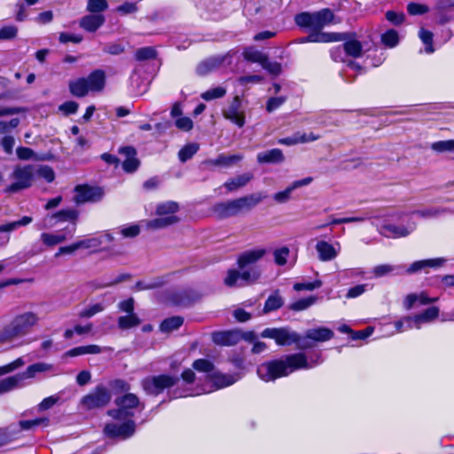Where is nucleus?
Wrapping results in <instances>:
<instances>
[{"instance_id":"1","label":"nucleus","mask_w":454,"mask_h":454,"mask_svg":"<svg viewBox=\"0 0 454 454\" xmlns=\"http://www.w3.org/2000/svg\"><path fill=\"white\" fill-rule=\"evenodd\" d=\"M38 313L31 310L15 314L0 328V347H20L22 340L30 334L40 324Z\"/></svg>"},{"instance_id":"2","label":"nucleus","mask_w":454,"mask_h":454,"mask_svg":"<svg viewBox=\"0 0 454 454\" xmlns=\"http://www.w3.org/2000/svg\"><path fill=\"white\" fill-rule=\"evenodd\" d=\"M312 366L308 363L304 354H293L283 359L272 360L260 364L257 374L265 382L286 377L298 369H309Z\"/></svg>"},{"instance_id":"3","label":"nucleus","mask_w":454,"mask_h":454,"mask_svg":"<svg viewBox=\"0 0 454 454\" xmlns=\"http://www.w3.org/2000/svg\"><path fill=\"white\" fill-rule=\"evenodd\" d=\"M404 216H409L404 211H395L386 215V218L372 222L378 232L387 239H401L411 235L417 228V223L409 217L405 224L398 223Z\"/></svg>"},{"instance_id":"4","label":"nucleus","mask_w":454,"mask_h":454,"mask_svg":"<svg viewBox=\"0 0 454 454\" xmlns=\"http://www.w3.org/2000/svg\"><path fill=\"white\" fill-rule=\"evenodd\" d=\"M179 206L174 201L160 203L156 207L157 218L145 221V226L150 230L163 229L178 223L179 218L175 215Z\"/></svg>"},{"instance_id":"5","label":"nucleus","mask_w":454,"mask_h":454,"mask_svg":"<svg viewBox=\"0 0 454 454\" xmlns=\"http://www.w3.org/2000/svg\"><path fill=\"white\" fill-rule=\"evenodd\" d=\"M35 173L33 165H16L9 176L11 184L5 188V192L16 193L31 187Z\"/></svg>"},{"instance_id":"6","label":"nucleus","mask_w":454,"mask_h":454,"mask_svg":"<svg viewBox=\"0 0 454 454\" xmlns=\"http://www.w3.org/2000/svg\"><path fill=\"white\" fill-rule=\"evenodd\" d=\"M114 403L116 408L109 410L107 414L116 420L131 419L134 416L133 411L136 408L145 409V405L140 403L139 398L131 393H127L115 398Z\"/></svg>"},{"instance_id":"7","label":"nucleus","mask_w":454,"mask_h":454,"mask_svg":"<svg viewBox=\"0 0 454 454\" xmlns=\"http://www.w3.org/2000/svg\"><path fill=\"white\" fill-rule=\"evenodd\" d=\"M177 377L162 374L158 376H149L145 378L142 382L143 389L148 395H157L163 392L166 388H169L176 384Z\"/></svg>"},{"instance_id":"8","label":"nucleus","mask_w":454,"mask_h":454,"mask_svg":"<svg viewBox=\"0 0 454 454\" xmlns=\"http://www.w3.org/2000/svg\"><path fill=\"white\" fill-rule=\"evenodd\" d=\"M112 399L109 389L104 386H98L93 391L82 397L81 403L87 410H93L106 406Z\"/></svg>"},{"instance_id":"9","label":"nucleus","mask_w":454,"mask_h":454,"mask_svg":"<svg viewBox=\"0 0 454 454\" xmlns=\"http://www.w3.org/2000/svg\"><path fill=\"white\" fill-rule=\"evenodd\" d=\"M333 332L326 327L309 329L304 336L299 335L298 348L301 349L310 348L314 341L324 342L333 339Z\"/></svg>"},{"instance_id":"10","label":"nucleus","mask_w":454,"mask_h":454,"mask_svg":"<svg viewBox=\"0 0 454 454\" xmlns=\"http://www.w3.org/2000/svg\"><path fill=\"white\" fill-rule=\"evenodd\" d=\"M78 217H79V212L76 209L67 208V209L59 210L55 214L48 215L45 218V221H47V220H49L50 222L55 221V223L50 224V227L54 226L56 223H64V222L71 223V226L66 227L65 229H63V231H65V232H67L69 234L70 238H73L75 233V231H76V223H77Z\"/></svg>"},{"instance_id":"11","label":"nucleus","mask_w":454,"mask_h":454,"mask_svg":"<svg viewBox=\"0 0 454 454\" xmlns=\"http://www.w3.org/2000/svg\"><path fill=\"white\" fill-rule=\"evenodd\" d=\"M121 424L109 423L104 428V433L111 438H121L122 440L132 436L136 431V423L131 419H126Z\"/></svg>"},{"instance_id":"12","label":"nucleus","mask_w":454,"mask_h":454,"mask_svg":"<svg viewBox=\"0 0 454 454\" xmlns=\"http://www.w3.org/2000/svg\"><path fill=\"white\" fill-rule=\"evenodd\" d=\"M262 338L275 340L278 345H289L296 343L298 345L299 334L290 332L287 328H266L261 333Z\"/></svg>"},{"instance_id":"13","label":"nucleus","mask_w":454,"mask_h":454,"mask_svg":"<svg viewBox=\"0 0 454 454\" xmlns=\"http://www.w3.org/2000/svg\"><path fill=\"white\" fill-rule=\"evenodd\" d=\"M260 277V271L254 268H249L247 270H242V272H239L237 270H229L227 272V276L224 278V284L227 286H234L238 284L239 280H241L245 283H251L257 280Z\"/></svg>"},{"instance_id":"14","label":"nucleus","mask_w":454,"mask_h":454,"mask_svg":"<svg viewBox=\"0 0 454 454\" xmlns=\"http://www.w3.org/2000/svg\"><path fill=\"white\" fill-rule=\"evenodd\" d=\"M103 190L99 187H90L88 185H78L75 187V195L74 200L77 204L86 202H96L102 199Z\"/></svg>"},{"instance_id":"15","label":"nucleus","mask_w":454,"mask_h":454,"mask_svg":"<svg viewBox=\"0 0 454 454\" xmlns=\"http://www.w3.org/2000/svg\"><path fill=\"white\" fill-rule=\"evenodd\" d=\"M211 211L218 219L232 217L241 213L237 199L216 203L212 207Z\"/></svg>"},{"instance_id":"16","label":"nucleus","mask_w":454,"mask_h":454,"mask_svg":"<svg viewBox=\"0 0 454 454\" xmlns=\"http://www.w3.org/2000/svg\"><path fill=\"white\" fill-rule=\"evenodd\" d=\"M225 119L235 123L239 128L245 125V114L241 110V101L239 96H236L231 105L223 112Z\"/></svg>"},{"instance_id":"17","label":"nucleus","mask_w":454,"mask_h":454,"mask_svg":"<svg viewBox=\"0 0 454 454\" xmlns=\"http://www.w3.org/2000/svg\"><path fill=\"white\" fill-rule=\"evenodd\" d=\"M439 316V309L437 307H430L420 314L414 317H406L405 321L409 324L408 328L419 329L422 324L430 323Z\"/></svg>"},{"instance_id":"18","label":"nucleus","mask_w":454,"mask_h":454,"mask_svg":"<svg viewBox=\"0 0 454 454\" xmlns=\"http://www.w3.org/2000/svg\"><path fill=\"white\" fill-rule=\"evenodd\" d=\"M336 246L338 247L337 248L327 241H317L315 248L317 253L319 261L330 262L334 260L338 256L340 250V243H336Z\"/></svg>"},{"instance_id":"19","label":"nucleus","mask_w":454,"mask_h":454,"mask_svg":"<svg viewBox=\"0 0 454 454\" xmlns=\"http://www.w3.org/2000/svg\"><path fill=\"white\" fill-rule=\"evenodd\" d=\"M243 154H233V155H225L219 154L215 159H208L206 160L203 164L211 168L213 167H222V168H230L243 160Z\"/></svg>"},{"instance_id":"20","label":"nucleus","mask_w":454,"mask_h":454,"mask_svg":"<svg viewBox=\"0 0 454 454\" xmlns=\"http://www.w3.org/2000/svg\"><path fill=\"white\" fill-rule=\"evenodd\" d=\"M119 153L125 157L122 162L124 171L132 173L139 167V160L137 158V151L134 147L126 146L119 149Z\"/></svg>"},{"instance_id":"21","label":"nucleus","mask_w":454,"mask_h":454,"mask_svg":"<svg viewBox=\"0 0 454 454\" xmlns=\"http://www.w3.org/2000/svg\"><path fill=\"white\" fill-rule=\"evenodd\" d=\"M85 82L89 91H102L106 85V74L101 69H97L85 77Z\"/></svg>"},{"instance_id":"22","label":"nucleus","mask_w":454,"mask_h":454,"mask_svg":"<svg viewBox=\"0 0 454 454\" xmlns=\"http://www.w3.org/2000/svg\"><path fill=\"white\" fill-rule=\"evenodd\" d=\"M241 339L240 333L237 331H223L212 333L213 341L221 346H233Z\"/></svg>"},{"instance_id":"23","label":"nucleus","mask_w":454,"mask_h":454,"mask_svg":"<svg viewBox=\"0 0 454 454\" xmlns=\"http://www.w3.org/2000/svg\"><path fill=\"white\" fill-rule=\"evenodd\" d=\"M265 254L266 250L263 248L246 251L239 257L238 265L240 270H246L248 265L255 263L257 261L262 258Z\"/></svg>"},{"instance_id":"24","label":"nucleus","mask_w":454,"mask_h":454,"mask_svg":"<svg viewBox=\"0 0 454 454\" xmlns=\"http://www.w3.org/2000/svg\"><path fill=\"white\" fill-rule=\"evenodd\" d=\"M445 262L446 259L444 258H434L416 261L410 265V267L406 270V272L408 274H412L426 270L427 268L437 269L443 266Z\"/></svg>"},{"instance_id":"25","label":"nucleus","mask_w":454,"mask_h":454,"mask_svg":"<svg viewBox=\"0 0 454 454\" xmlns=\"http://www.w3.org/2000/svg\"><path fill=\"white\" fill-rule=\"evenodd\" d=\"M69 239H71L69 234L63 230L56 232H43L40 235L42 243L48 247H55Z\"/></svg>"},{"instance_id":"26","label":"nucleus","mask_w":454,"mask_h":454,"mask_svg":"<svg viewBox=\"0 0 454 454\" xmlns=\"http://www.w3.org/2000/svg\"><path fill=\"white\" fill-rule=\"evenodd\" d=\"M225 59V56L210 57L198 65L196 72L199 75H206L218 68L223 63Z\"/></svg>"},{"instance_id":"27","label":"nucleus","mask_w":454,"mask_h":454,"mask_svg":"<svg viewBox=\"0 0 454 454\" xmlns=\"http://www.w3.org/2000/svg\"><path fill=\"white\" fill-rule=\"evenodd\" d=\"M266 195L262 192L252 193L244 197L238 198V203L239 206L240 212L242 211H249L261 203Z\"/></svg>"},{"instance_id":"28","label":"nucleus","mask_w":454,"mask_h":454,"mask_svg":"<svg viewBox=\"0 0 454 454\" xmlns=\"http://www.w3.org/2000/svg\"><path fill=\"white\" fill-rule=\"evenodd\" d=\"M105 22L102 14H90L82 17L80 20V27L88 32H95Z\"/></svg>"},{"instance_id":"29","label":"nucleus","mask_w":454,"mask_h":454,"mask_svg":"<svg viewBox=\"0 0 454 454\" xmlns=\"http://www.w3.org/2000/svg\"><path fill=\"white\" fill-rule=\"evenodd\" d=\"M333 19V12L328 8L313 12L314 30H320L324 27L331 24Z\"/></svg>"},{"instance_id":"30","label":"nucleus","mask_w":454,"mask_h":454,"mask_svg":"<svg viewBox=\"0 0 454 454\" xmlns=\"http://www.w3.org/2000/svg\"><path fill=\"white\" fill-rule=\"evenodd\" d=\"M207 378L215 386L216 388L231 386L239 379L235 375L222 374L215 370H214L211 374L207 375Z\"/></svg>"},{"instance_id":"31","label":"nucleus","mask_w":454,"mask_h":454,"mask_svg":"<svg viewBox=\"0 0 454 454\" xmlns=\"http://www.w3.org/2000/svg\"><path fill=\"white\" fill-rule=\"evenodd\" d=\"M259 163H281L285 160L283 152L278 148L261 152L256 156Z\"/></svg>"},{"instance_id":"32","label":"nucleus","mask_w":454,"mask_h":454,"mask_svg":"<svg viewBox=\"0 0 454 454\" xmlns=\"http://www.w3.org/2000/svg\"><path fill=\"white\" fill-rule=\"evenodd\" d=\"M53 370L54 366L51 364L39 362L27 366L26 371L20 374L24 380L26 379L35 378L38 373L52 372Z\"/></svg>"},{"instance_id":"33","label":"nucleus","mask_w":454,"mask_h":454,"mask_svg":"<svg viewBox=\"0 0 454 454\" xmlns=\"http://www.w3.org/2000/svg\"><path fill=\"white\" fill-rule=\"evenodd\" d=\"M449 213H452V211L448 207H432L424 209L414 210L412 212L408 213V215L409 216H411V215H416L424 219H432L437 218L441 215Z\"/></svg>"},{"instance_id":"34","label":"nucleus","mask_w":454,"mask_h":454,"mask_svg":"<svg viewBox=\"0 0 454 454\" xmlns=\"http://www.w3.org/2000/svg\"><path fill=\"white\" fill-rule=\"evenodd\" d=\"M253 174L245 173L227 180L223 186L228 190V192H234L246 186L253 179Z\"/></svg>"},{"instance_id":"35","label":"nucleus","mask_w":454,"mask_h":454,"mask_svg":"<svg viewBox=\"0 0 454 454\" xmlns=\"http://www.w3.org/2000/svg\"><path fill=\"white\" fill-rule=\"evenodd\" d=\"M22 377L16 374L0 380V395L22 386Z\"/></svg>"},{"instance_id":"36","label":"nucleus","mask_w":454,"mask_h":454,"mask_svg":"<svg viewBox=\"0 0 454 454\" xmlns=\"http://www.w3.org/2000/svg\"><path fill=\"white\" fill-rule=\"evenodd\" d=\"M68 87L71 94L74 97L83 98L90 92L85 82V77L70 81Z\"/></svg>"},{"instance_id":"37","label":"nucleus","mask_w":454,"mask_h":454,"mask_svg":"<svg viewBox=\"0 0 454 454\" xmlns=\"http://www.w3.org/2000/svg\"><path fill=\"white\" fill-rule=\"evenodd\" d=\"M141 324V319L136 313L127 314L118 317L117 325L121 330H128L137 327Z\"/></svg>"},{"instance_id":"38","label":"nucleus","mask_w":454,"mask_h":454,"mask_svg":"<svg viewBox=\"0 0 454 454\" xmlns=\"http://www.w3.org/2000/svg\"><path fill=\"white\" fill-rule=\"evenodd\" d=\"M284 304L283 298L279 294L278 291L274 292L271 295L268 297V299L265 301L264 307H263V312L269 313L270 311L276 310L282 307Z\"/></svg>"},{"instance_id":"39","label":"nucleus","mask_w":454,"mask_h":454,"mask_svg":"<svg viewBox=\"0 0 454 454\" xmlns=\"http://www.w3.org/2000/svg\"><path fill=\"white\" fill-rule=\"evenodd\" d=\"M184 323V319L181 317H171L165 319L160 325V330L162 333H171L178 329Z\"/></svg>"},{"instance_id":"40","label":"nucleus","mask_w":454,"mask_h":454,"mask_svg":"<svg viewBox=\"0 0 454 454\" xmlns=\"http://www.w3.org/2000/svg\"><path fill=\"white\" fill-rule=\"evenodd\" d=\"M33 218L31 216L25 215L21 219L14 222H11L3 225H0V232H11L21 226H27L31 223Z\"/></svg>"},{"instance_id":"41","label":"nucleus","mask_w":454,"mask_h":454,"mask_svg":"<svg viewBox=\"0 0 454 454\" xmlns=\"http://www.w3.org/2000/svg\"><path fill=\"white\" fill-rule=\"evenodd\" d=\"M243 56L247 60L254 63H259L261 65L263 64L268 57L266 54L252 47L247 48L243 52Z\"/></svg>"},{"instance_id":"42","label":"nucleus","mask_w":454,"mask_h":454,"mask_svg":"<svg viewBox=\"0 0 454 454\" xmlns=\"http://www.w3.org/2000/svg\"><path fill=\"white\" fill-rule=\"evenodd\" d=\"M399 35L395 29H388L381 35L380 41L387 48H394L399 43Z\"/></svg>"},{"instance_id":"43","label":"nucleus","mask_w":454,"mask_h":454,"mask_svg":"<svg viewBox=\"0 0 454 454\" xmlns=\"http://www.w3.org/2000/svg\"><path fill=\"white\" fill-rule=\"evenodd\" d=\"M199 150L198 144H189L184 146L178 153V158L182 162L191 159Z\"/></svg>"},{"instance_id":"44","label":"nucleus","mask_w":454,"mask_h":454,"mask_svg":"<svg viewBox=\"0 0 454 454\" xmlns=\"http://www.w3.org/2000/svg\"><path fill=\"white\" fill-rule=\"evenodd\" d=\"M344 50L347 54L357 58L362 54L361 43L356 40H349L344 43Z\"/></svg>"},{"instance_id":"45","label":"nucleus","mask_w":454,"mask_h":454,"mask_svg":"<svg viewBox=\"0 0 454 454\" xmlns=\"http://www.w3.org/2000/svg\"><path fill=\"white\" fill-rule=\"evenodd\" d=\"M105 309V306L102 303H96L90 305L87 308H84L78 313V317L80 318H90L95 316L96 314L102 312Z\"/></svg>"},{"instance_id":"46","label":"nucleus","mask_w":454,"mask_h":454,"mask_svg":"<svg viewBox=\"0 0 454 454\" xmlns=\"http://www.w3.org/2000/svg\"><path fill=\"white\" fill-rule=\"evenodd\" d=\"M316 301H317V297H315V296L303 298V299H301V300H298V301L293 302L290 305V309H292L294 311H301V310L308 309L311 305H313Z\"/></svg>"},{"instance_id":"47","label":"nucleus","mask_w":454,"mask_h":454,"mask_svg":"<svg viewBox=\"0 0 454 454\" xmlns=\"http://www.w3.org/2000/svg\"><path fill=\"white\" fill-rule=\"evenodd\" d=\"M295 22L298 26L309 27L314 30L313 12H301L295 16Z\"/></svg>"},{"instance_id":"48","label":"nucleus","mask_w":454,"mask_h":454,"mask_svg":"<svg viewBox=\"0 0 454 454\" xmlns=\"http://www.w3.org/2000/svg\"><path fill=\"white\" fill-rule=\"evenodd\" d=\"M419 36L426 45L425 51L428 54L433 53L434 51V49L433 47V33L424 28H421L419 30Z\"/></svg>"},{"instance_id":"49","label":"nucleus","mask_w":454,"mask_h":454,"mask_svg":"<svg viewBox=\"0 0 454 454\" xmlns=\"http://www.w3.org/2000/svg\"><path fill=\"white\" fill-rule=\"evenodd\" d=\"M192 368L200 372L211 374L215 370L213 363L207 359H197L192 363Z\"/></svg>"},{"instance_id":"50","label":"nucleus","mask_w":454,"mask_h":454,"mask_svg":"<svg viewBox=\"0 0 454 454\" xmlns=\"http://www.w3.org/2000/svg\"><path fill=\"white\" fill-rule=\"evenodd\" d=\"M431 149L437 153L454 152V139L434 142Z\"/></svg>"},{"instance_id":"51","label":"nucleus","mask_w":454,"mask_h":454,"mask_svg":"<svg viewBox=\"0 0 454 454\" xmlns=\"http://www.w3.org/2000/svg\"><path fill=\"white\" fill-rule=\"evenodd\" d=\"M226 94V90L223 87H215L201 94V98L206 101L223 98Z\"/></svg>"},{"instance_id":"52","label":"nucleus","mask_w":454,"mask_h":454,"mask_svg":"<svg viewBox=\"0 0 454 454\" xmlns=\"http://www.w3.org/2000/svg\"><path fill=\"white\" fill-rule=\"evenodd\" d=\"M80 249L98 248L103 243L101 237H92L77 241Z\"/></svg>"},{"instance_id":"53","label":"nucleus","mask_w":454,"mask_h":454,"mask_svg":"<svg viewBox=\"0 0 454 454\" xmlns=\"http://www.w3.org/2000/svg\"><path fill=\"white\" fill-rule=\"evenodd\" d=\"M108 7L106 0H88L87 10L92 13L102 12Z\"/></svg>"},{"instance_id":"54","label":"nucleus","mask_w":454,"mask_h":454,"mask_svg":"<svg viewBox=\"0 0 454 454\" xmlns=\"http://www.w3.org/2000/svg\"><path fill=\"white\" fill-rule=\"evenodd\" d=\"M135 56L138 61L152 59L156 57V51L153 47H143L136 51Z\"/></svg>"},{"instance_id":"55","label":"nucleus","mask_w":454,"mask_h":454,"mask_svg":"<svg viewBox=\"0 0 454 454\" xmlns=\"http://www.w3.org/2000/svg\"><path fill=\"white\" fill-rule=\"evenodd\" d=\"M290 250L286 247H283L281 248L276 249L273 253L274 262L278 265H285L287 262V257L289 255Z\"/></svg>"},{"instance_id":"56","label":"nucleus","mask_w":454,"mask_h":454,"mask_svg":"<svg viewBox=\"0 0 454 454\" xmlns=\"http://www.w3.org/2000/svg\"><path fill=\"white\" fill-rule=\"evenodd\" d=\"M18 27L14 25L4 26L0 28V40H12L17 36Z\"/></svg>"},{"instance_id":"57","label":"nucleus","mask_w":454,"mask_h":454,"mask_svg":"<svg viewBox=\"0 0 454 454\" xmlns=\"http://www.w3.org/2000/svg\"><path fill=\"white\" fill-rule=\"evenodd\" d=\"M175 126L182 131H190L193 128V121L190 117L182 116L176 119Z\"/></svg>"},{"instance_id":"58","label":"nucleus","mask_w":454,"mask_h":454,"mask_svg":"<svg viewBox=\"0 0 454 454\" xmlns=\"http://www.w3.org/2000/svg\"><path fill=\"white\" fill-rule=\"evenodd\" d=\"M43 425L44 427H47L49 425V419L46 418L43 419H36L33 420H21L20 422V426L21 429L23 430H28L32 428L33 427Z\"/></svg>"},{"instance_id":"59","label":"nucleus","mask_w":454,"mask_h":454,"mask_svg":"<svg viewBox=\"0 0 454 454\" xmlns=\"http://www.w3.org/2000/svg\"><path fill=\"white\" fill-rule=\"evenodd\" d=\"M294 191V188H292V186L290 184L284 191L275 193L273 195V199L277 203H279V204L286 203L290 200L291 194Z\"/></svg>"},{"instance_id":"60","label":"nucleus","mask_w":454,"mask_h":454,"mask_svg":"<svg viewBox=\"0 0 454 454\" xmlns=\"http://www.w3.org/2000/svg\"><path fill=\"white\" fill-rule=\"evenodd\" d=\"M262 67L265 70H267L270 74H274V75H278L282 72L281 64H279L278 62H275V61L274 62L270 61L268 57L266 58V59L263 62V64L262 65Z\"/></svg>"},{"instance_id":"61","label":"nucleus","mask_w":454,"mask_h":454,"mask_svg":"<svg viewBox=\"0 0 454 454\" xmlns=\"http://www.w3.org/2000/svg\"><path fill=\"white\" fill-rule=\"evenodd\" d=\"M20 121L19 118H12L9 121H0V134H6L18 127Z\"/></svg>"},{"instance_id":"62","label":"nucleus","mask_w":454,"mask_h":454,"mask_svg":"<svg viewBox=\"0 0 454 454\" xmlns=\"http://www.w3.org/2000/svg\"><path fill=\"white\" fill-rule=\"evenodd\" d=\"M16 153H17L18 158L22 160L37 159L35 152L28 147H23V146L18 147L16 149Z\"/></svg>"},{"instance_id":"63","label":"nucleus","mask_w":454,"mask_h":454,"mask_svg":"<svg viewBox=\"0 0 454 454\" xmlns=\"http://www.w3.org/2000/svg\"><path fill=\"white\" fill-rule=\"evenodd\" d=\"M36 172L40 177L45 179L48 183L52 182L55 178L54 171L49 166L40 167Z\"/></svg>"},{"instance_id":"64","label":"nucleus","mask_w":454,"mask_h":454,"mask_svg":"<svg viewBox=\"0 0 454 454\" xmlns=\"http://www.w3.org/2000/svg\"><path fill=\"white\" fill-rule=\"evenodd\" d=\"M386 19L393 25H400L404 20V14L403 12H396L395 11H387L386 12Z\"/></svg>"}]
</instances>
